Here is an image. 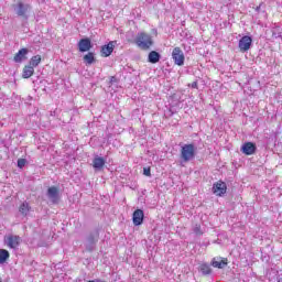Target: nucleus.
I'll return each mask as SVG.
<instances>
[{
	"label": "nucleus",
	"instance_id": "1",
	"mask_svg": "<svg viewBox=\"0 0 282 282\" xmlns=\"http://www.w3.org/2000/svg\"><path fill=\"white\" fill-rule=\"evenodd\" d=\"M134 43L140 47V50H151L153 45V37L149 33L140 32L138 33Z\"/></svg>",
	"mask_w": 282,
	"mask_h": 282
},
{
	"label": "nucleus",
	"instance_id": "2",
	"mask_svg": "<svg viewBox=\"0 0 282 282\" xmlns=\"http://www.w3.org/2000/svg\"><path fill=\"white\" fill-rule=\"evenodd\" d=\"M197 153V148L195 147V144L189 143V144H184L181 148V160L182 162H191L193 160H195V155Z\"/></svg>",
	"mask_w": 282,
	"mask_h": 282
},
{
	"label": "nucleus",
	"instance_id": "3",
	"mask_svg": "<svg viewBox=\"0 0 282 282\" xmlns=\"http://www.w3.org/2000/svg\"><path fill=\"white\" fill-rule=\"evenodd\" d=\"M32 10V7L29 3H25L23 1H15L13 4V11L18 17H21L22 19H28L30 17V11Z\"/></svg>",
	"mask_w": 282,
	"mask_h": 282
},
{
	"label": "nucleus",
	"instance_id": "4",
	"mask_svg": "<svg viewBox=\"0 0 282 282\" xmlns=\"http://www.w3.org/2000/svg\"><path fill=\"white\" fill-rule=\"evenodd\" d=\"M172 61L178 67H182L184 65V62L186 61V56L184 55V51H182V48L180 46H176L173 48Z\"/></svg>",
	"mask_w": 282,
	"mask_h": 282
},
{
	"label": "nucleus",
	"instance_id": "5",
	"mask_svg": "<svg viewBox=\"0 0 282 282\" xmlns=\"http://www.w3.org/2000/svg\"><path fill=\"white\" fill-rule=\"evenodd\" d=\"M4 243L8 248H11L12 250H19V246H21V237L9 235L4 237Z\"/></svg>",
	"mask_w": 282,
	"mask_h": 282
},
{
	"label": "nucleus",
	"instance_id": "6",
	"mask_svg": "<svg viewBox=\"0 0 282 282\" xmlns=\"http://www.w3.org/2000/svg\"><path fill=\"white\" fill-rule=\"evenodd\" d=\"M99 237L100 235L98 234V231H93L88 235L86 239V249L88 250V252H91L94 250L96 243H98Z\"/></svg>",
	"mask_w": 282,
	"mask_h": 282
},
{
	"label": "nucleus",
	"instance_id": "7",
	"mask_svg": "<svg viewBox=\"0 0 282 282\" xmlns=\"http://www.w3.org/2000/svg\"><path fill=\"white\" fill-rule=\"evenodd\" d=\"M252 46V37L245 35L240 39L238 47L240 52H248L250 47Z\"/></svg>",
	"mask_w": 282,
	"mask_h": 282
},
{
	"label": "nucleus",
	"instance_id": "8",
	"mask_svg": "<svg viewBox=\"0 0 282 282\" xmlns=\"http://www.w3.org/2000/svg\"><path fill=\"white\" fill-rule=\"evenodd\" d=\"M227 188L226 183L220 181L213 185V193L217 195V197H221V195H226Z\"/></svg>",
	"mask_w": 282,
	"mask_h": 282
},
{
	"label": "nucleus",
	"instance_id": "9",
	"mask_svg": "<svg viewBox=\"0 0 282 282\" xmlns=\"http://www.w3.org/2000/svg\"><path fill=\"white\" fill-rule=\"evenodd\" d=\"M132 221L135 226H142L144 221V212L142 209L134 210Z\"/></svg>",
	"mask_w": 282,
	"mask_h": 282
},
{
	"label": "nucleus",
	"instance_id": "10",
	"mask_svg": "<svg viewBox=\"0 0 282 282\" xmlns=\"http://www.w3.org/2000/svg\"><path fill=\"white\" fill-rule=\"evenodd\" d=\"M256 151H257V145L252 142H247L241 147V152L245 155H254Z\"/></svg>",
	"mask_w": 282,
	"mask_h": 282
},
{
	"label": "nucleus",
	"instance_id": "11",
	"mask_svg": "<svg viewBox=\"0 0 282 282\" xmlns=\"http://www.w3.org/2000/svg\"><path fill=\"white\" fill-rule=\"evenodd\" d=\"M28 54H30V50L21 48L13 57L14 63H23L28 58Z\"/></svg>",
	"mask_w": 282,
	"mask_h": 282
},
{
	"label": "nucleus",
	"instance_id": "12",
	"mask_svg": "<svg viewBox=\"0 0 282 282\" xmlns=\"http://www.w3.org/2000/svg\"><path fill=\"white\" fill-rule=\"evenodd\" d=\"M47 197L53 203L56 204L58 202V187L52 186L47 189Z\"/></svg>",
	"mask_w": 282,
	"mask_h": 282
},
{
	"label": "nucleus",
	"instance_id": "13",
	"mask_svg": "<svg viewBox=\"0 0 282 282\" xmlns=\"http://www.w3.org/2000/svg\"><path fill=\"white\" fill-rule=\"evenodd\" d=\"M79 52H89L91 50V41L89 39H83L78 43Z\"/></svg>",
	"mask_w": 282,
	"mask_h": 282
},
{
	"label": "nucleus",
	"instance_id": "14",
	"mask_svg": "<svg viewBox=\"0 0 282 282\" xmlns=\"http://www.w3.org/2000/svg\"><path fill=\"white\" fill-rule=\"evenodd\" d=\"M106 161L101 156H95L93 160V167H95L96 171H100L105 167Z\"/></svg>",
	"mask_w": 282,
	"mask_h": 282
},
{
	"label": "nucleus",
	"instance_id": "15",
	"mask_svg": "<svg viewBox=\"0 0 282 282\" xmlns=\"http://www.w3.org/2000/svg\"><path fill=\"white\" fill-rule=\"evenodd\" d=\"M113 47H115L113 42H109L107 45H104L101 47L102 56H106V57L111 56V53L113 52Z\"/></svg>",
	"mask_w": 282,
	"mask_h": 282
},
{
	"label": "nucleus",
	"instance_id": "16",
	"mask_svg": "<svg viewBox=\"0 0 282 282\" xmlns=\"http://www.w3.org/2000/svg\"><path fill=\"white\" fill-rule=\"evenodd\" d=\"M161 55L156 51H151L148 55L149 63L155 65V63H160Z\"/></svg>",
	"mask_w": 282,
	"mask_h": 282
},
{
	"label": "nucleus",
	"instance_id": "17",
	"mask_svg": "<svg viewBox=\"0 0 282 282\" xmlns=\"http://www.w3.org/2000/svg\"><path fill=\"white\" fill-rule=\"evenodd\" d=\"M212 265L213 268H218L219 270H223V268H226V265H228V262H226V260H223L221 258H214Z\"/></svg>",
	"mask_w": 282,
	"mask_h": 282
},
{
	"label": "nucleus",
	"instance_id": "18",
	"mask_svg": "<svg viewBox=\"0 0 282 282\" xmlns=\"http://www.w3.org/2000/svg\"><path fill=\"white\" fill-rule=\"evenodd\" d=\"M32 76H34V68L31 65L24 66L22 77L32 78Z\"/></svg>",
	"mask_w": 282,
	"mask_h": 282
},
{
	"label": "nucleus",
	"instance_id": "19",
	"mask_svg": "<svg viewBox=\"0 0 282 282\" xmlns=\"http://www.w3.org/2000/svg\"><path fill=\"white\" fill-rule=\"evenodd\" d=\"M19 213H21L23 217H28V214L30 213V204L22 203L20 205Z\"/></svg>",
	"mask_w": 282,
	"mask_h": 282
},
{
	"label": "nucleus",
	"instance_id": "20",
	"mask_svg": "<svg viewBox=\"0 0 282 282\" xmlns=\"http://www.w3.org/2000/svg\"><path fill=\"white\" fill-rule=\"evenodd\" d=\"M29 65L34 69V67H39V65H41V55H35L33 56L30 62Z\"/></svg>",
	"mask_w": 282,
	"mask_h": 282
},
{
	"label": "nucleus",
	"instance_id": "21",
	"mask_svg": "<svg viewBox=\"0 0 282 282\" xmlns=\"http://www.w3.org/2000/svg\"><path fill=\"white\" fill-rule=\"evenodd\" d=\"M10 259V252L6 249H0V263H6Z\"/></svg>",
	"mask_w": 282,
	"mask_h": 282
},
{
	"label": "nucleus",
	"instance_id": "22",
	"mask_svg": "<svg viewBox=\"0 0 282 282\" xmlns=\"http://www.w3.org/2000/svg\"><path fill=\"white\" fill-rule=\"evenodd\" d=\"M84 61H85L86 65H91V64H94V61H96V58L94 57V53H87V54L84 56Z\"/></svg>",
	"mask_w": 282,
	"mask_h": 282
},
{
	"label": "nucleus",
	"instance_id": "23",
	"mask_svg": "<svg viewBox=\"0 0 282 282\" xmlns=\"http://www.w3.org/2000/svg\"><path fill=\"white\" fill-rule=\"evenodd\" d=\"M199 270H200L202 274H210V272H212L210 265H208V264H202L199 267Z\"/></svg>",
	"mask_w": 282,
	"mask_h": 282
},
{
	"label": "nucleus",
	"instance_id": "24",
	"mask_svg": "<svg viewBox=\"0 0 282 282\" xmlns=\"http://www.w3.org/2000/svg\"><path fill=\"white\" fill-rule=\"evenodd\" d=\"M28 161H25V159H19L18 160V166L19 169H23V166H25Z\"/></svg>",
	"mask_w": 282,
	"mask_h": 282
},
{
	"label": "nucleus",
	"instance_id": "25",
	"mask_svg": "<svg viewBox=\"0 0 282 282\" xmlns=\"http://www.w3.org/2000/svg\"><path fill=\"white\" fill-rule=\"evenodd\" d=\"M143 175H145V177H151V167H144Z\"/></svg>",
	"mask_w": 282,
	"mask_h": 282
},
{
	"label": "nucleus",
	"instance_id": "26",
	"mask_svg": "<svg viewBox=\"0 0 282 282\" xmlns=\"http://www.w3.org/2000/svg\"><path fill=\"white\" fill-rule=\"evenodd\" d=\"M194 232H196V235H202V232L199 231V227L197 226L194 228Z\"/></svg>",
	"mask_w": 282,
	"mask_h": 282
},
{
	"label": "nucleus",
	"instance_id": "27",
	"mask_svg": "<svg viewBox=\"0 0 282 282\" xmlns=\"http://www.w3.org/2000/svg\"><path fill=\"white\" fill-rule=\"evenodd\" d=\"M191 87H192L193 89H197V82L192 83Z\"/></svg>",
	"mask_w": 282,
	"mask_h": 282
},
{
	"label": "nucleus",
	"instance_id": "28",
	"mask_svg": "<svg viewBox=\"0 0 282 282\" xmlns=\"http://www.w3.org/2000/svg\"><path fill=\"white\" fill-rule=\"evenodd\" d=\"M110 83H116V77H115V76H112V77L110 78Z\"/></svg>",
	"mask_w": 282,
	"mask_h": 282
}]
</instances>
